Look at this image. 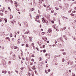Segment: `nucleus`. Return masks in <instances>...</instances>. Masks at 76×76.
<instances>
[{
    "label": "nucleus",
    "mask_w": 76,
    "mask_h": 76,
    "mask_svg": "<svg viewBox=\"0 0 76 76\" xmlns=\"http://www.w3.org/2000/svg\"><path fill=\"white\" fill-rule=\"evenodd\" d=\"M14 3L16 7H17V6H19V4L18 3L16 2V1H14Z\"/></svg>",
    "instance_id": "nucleus-1"
},
{
    "label": "nucleus",
    "mask_w": 76,
    "mask_h": 76,
    "mask_svg": "<svg viewBox=\"0 0 76 76\" xmlns=\"http://www.w3.org/2000/svg\"><path fill=\"white\" fill-rule=\"evenodd\" d=\"M45 19L44 18H42V19L43 23H45Z\"/></svg>",
    "instance_id": "nucleus-2"
},
{
    "label": "nucleus",
    "mask_w": 76,
    "mask_h": 76,
    "mask_svg": "<svg viewBox=\"0 0 76 76\" xmlns=\"http://www.w3.org/2000/svg\"><path fill=\"white\" fill-rule=\"evenodd\" d=\"M70 63H71V61H70L68 63H67V64L66 65V66H68V65H69V64Z\"/></svg>",
    "instance_id": "nucleus-3"
},
{
    "label": "nucleus",
    "mask_w": 76,
    "mask_h": 76,
    "mask_svg": "<svg viewBox=\"0 0 76 76\" xmlns=\"http://www.w3.org/2000/svg\"><path fill=\"white\" fill-rule=\"evenodd\" d=\"M39 60L40 61H42V58L41 57H39Z\"/></svg>",
    "instance_id": "nucleus-4"
},
{
    "label": "nucleus",
    "mask_w": 76,
    "mask_h": 76,
    "mask_svg": "<svg viewBox=\"0 0 76 76\" xmlns=\"http://www.w3.org/2000/svg\"><path fill=\"white\" fill-rule=\"evenodd\" d=\"M1 36L2 37V36H3L4 34V33L3 32H2L1 33Z\"/></svg>",
    "instance_id": "nucleus-5"
},
{
    "label": "nucleus",
    "mask_w": 76,
    "mask_h": 76,
    "mask_svg": "<svg viewBox=\"0 0 76 76\" xmlns=\"http://www.w3.org/2000/svg\"><path fill=\"white\" fill-rule=\"evenodd\" d=\"M29 32L28 31H26L25 32V34H29Z\"/></svg>",
    "instance_id": "nucleus-6"
},
{
    "label": "nucleus",
    "mask_w": 76,
    "mask_h": 76,
    "mask_svg": "<svg viewBox=\"0 0 76 76\" xmlns=\"http://www.w3.org/2000/svg\"><path fill=\"white\" fill-rule=\"evenodd\" d=\"M12 18H13V15H10V19H12Z\"/></svg>",
    "instance_id": "nucleus-7"
},
{
    "label": "nucleus",
    "mask_w": 76,
    "mask_h": 76,
    "mask_svg": "<svg viewBox=\"0 0 76 76\" xmlns=\"http://www.w3.org/2000/svg\"><path fill=\"white\" fill-rule=\"evenodd\" d=\"M52 27H53V28H56V24H54L53 25H52Z\"/></svg>",
    "instance_id": "nucleus-8"
},
{
    "label": "nucleus",
    "mask_w": 76,
    "mask_h": 76,
    "mask_svg": "<svg viewBox=\"0 0 76 76\" xmlns=\"http://www.w3.org/2000/svg\"><path fill=\"white\" fill-rule=\"evenodd\" d=\"M66 29V27H64V28H62V31H63L64 30H65Z\"/></svg>",
    "instance_id": "nucleus-9"
},
{
    "label": "nucleus",
    "mask_w": 76,
    "mask_h": 76,
    "mask_svg": "<svg viewBox=\"0 0 76 76\" xmlns=\"http://www.w3.org/2000/svg\"><path fill=\"white\" fill-rule=\"evenodd\" d=\"M62 54L63 55H64V56H66V52H63L62 53Z\"/></svg>",
    "instance_id": "nucleus-10"
},
{
    "label": "nucleus",
    "mask_w": 76,
    "mask_h": 76,
    "mask_svg": "<svg viewBox=\"0 0 76 76\" xmlns=\"http://www.w3.org/2000/svg\"><path fill=\"white\" fill-rule=\"evenodd\" d=\"M68 36H69V37H71V36L72 35V33H69L68 34Z\"/></svg>",
    "instance_id": "nucleus-11"
},
{
    "label": "nucleus",
    "mask_w": 76,
    "mask_h": 76,
    "mask_svg": "<svg viewBox=\"0 0 76 76\" xmlns=\"http://www.w3.org/2000/svg\"><path fill=\"white\" fill-rule=\"evenodd\" d=\"M73 39H74V40H75V41H76V37H73Z\"/></svg>",
    "instance_id": "nucleus-12"
},
{
    "label": "nucleus",
    "mask_w": 76,
    "mask_h": 76,
    "mask_svg": "<svg viewBox=\"0 0 76 76\" xmlns=\"http://www.w3.org/2000/svg\"><path fill=\"white\" fill-rule=\"evenodd\" d=\"M16 10L18 11V12H19V9H18V8H16Z\"/></svg>",
    "instance_id": "nucleus-13"
},
{
    "label": "nucleus",
    "mask_w": 76,
    "mask_h": 76,
    "mask_svg": "<svg viewBox=\"0 0 76 76\" xmlns=\"http://www.w3.org/2000/svg\"><path fill=\"white\" fill-rule=\"evenodd\" d=\"M29 38H30V39L29 40L30 41H32V39H32V37H29Z\"/></svg>",
    "instance_id": "nucleus-14"
},
{
    "label": "nucleus",
    "mask_w": 76,
    "mask_h": 76,
    "mask_svg": "<svg viewBox=\"0 0 76 76\" xmlns=\"http://www.w3.org/2000/svg\"><path fill=\"white\" fill-rule=\"evenodd\" d=\"M6 66V62L4 61V66Z\"/></svg>",
    "instance_id": "nucleus-15"
},
{
    "label": "nucleus",
    "mask_w": 76,
    "mask_h": 76,
    "mask_svg": "<svg viewBox=\"0 0 76 76\" xmlns=\"http://www.w3.org/2000/svg\"><path fill=\"white\" fill-rule=\"evenodd\" d=\"M26 10L25 9H23V12H25Z\"/></svg>",
    "instance_id": "nucleus-16"
},
{
    "label": "nucleus",
    "mask_w": 76,
    "mask_h": 76,
    "mask_svg": "<svg viewBox=\"0 0 76 76\" xmlns=\"http://www.w3.org/2000/svg\"><path fill=\"white\" fill-rule=\"evenodd\" d=\"M4 20L5 21V22H7V19H6V18H5L4 19Z\"/></svg>",
    "instance_id": "nucleus-17"
},
{
    "label": "nucleus",
    "mask_w": 76,
    "mask_h": 76,
    "mask_svg": "<svg viewBox=\"0 0 76 76\" xmlns=\"http://www.w3.org/2000/svg\"><path fill=\"white\" fill-rule=\"evenodd\" d=\"M14 48V49H18V47L17 46H15Z\"/></svg>",
    "instance_id": "nucleus-18"
},
{
    "label": "nucleus",
    "mask_w": 76,
    "mask_h": 76,
    "mask_svg": "<svg viewBox=\"0 0 76 76\" xmlns=\"http://www.w3.org/2000/svg\"><path fill=\"white\" fill-rule=\"evenodd\" d=\"M29 15L31 17V18L32 19V16L31 15V13H29Z\"/></svg>",
    "instance_id": "nucleus-19"
},
{
    "label": "nucleus",
    "mask_w": 76,
    "mask_h": 76,
    "mask_svg": "<svg viewBox=\"0 0 76 76\" xmlns=\"http://www.w3.org/2000/svg\"><path fill=\"white\" fill-rule=\"evenodd\" d=\"M34 9L33 8H31L30 10L31 11H33V10H34Z\"/></svg>",
    "instance_id": "nucleus-20"
},
{
    "label": "nucleus",
    "mask_w": 76,
    "mask_h": 76,
    "mask_svg": "<svg viewBox=\"0 0 76 76\" xmlns=\"http://www.w3.org/2000/svg\"><path fill=\"white\" fill-rule=\"evenodd\" d=\"M28 57H26V61H28Z\"/></svg>",
    "instance_id": "nucleus-21"
},
{
    "label": "nucleus",
    "mask_w": 76,
    "mask_h": 76,
    "mask_svg": "<svg viewBox=\"0 0 76 76\" xmlns=\"http://www.w3.org/2000/svg\"><path fill=\"white\" fill-rule=\"evenodd\" d=\"M36 18L37 19H39V16H36Z\"/></svg>",
    "instance_id": "nucleus-22"
},
{
    "label": "nucleus",
    "mask_w": 76,
    "mask_h": 76,
    "mask_svg": "<svg viewBox=\"0 0 76 76\" xmlns=\"http://www.w3.org/2000/svg\"><path fill=\"white\" fill-rule=\"evenodd\" d=\"M60 50L61 51H64V50L63 49H61Z\"/></svg>",
    "instance_id": "nucleus-23"
},
{
    "label": "nucleus",
    "mask_w": 76,
    "mask_h": 76,
    "mask_svg": "<svg viewBox=\"0 0 76 76\" xmlns=\"http://www.w3.org/2000/svg\"><path fill=\"white\" fill-rule=\"evenodd\" d=\"M45 73H46V74H48V72H47V70H45Z\"/></svg>",
    "instance_id": "nucleus-24"
},
{
    "label": "nucleus",
    "mask_w": 76,
    "mask_h": 76,
    "mask_svg": "<svg viewBox=\"0 0 76 76\" xmlns=\"http://www.w3.org/2000/svg\"><path fill=\"white\" fill-rule=\"evenodd\" d=\"M34 43H32L31 44V46H32V47H34Z\"/></svg>",
    "instance_id": "nucleus-25"
},
{
    "label": "nucleus",
    "mask_w": 76,
    "mask_h": 76,
    "mask_svg": "<svg viewBox=\"0 0 76 76\" xmlns=\"http://www.w3.org/2000/svg\"><path fill=\"white\" fill-rule=\"evenodd\" d=\"M8 9L9 10H10V11H11V9H10V7H8Z\"/></svg>",
    "instance_id": "nucleus-26"
},
{
    "label": "nucleus",
    "mask_w": 76,
    "mask_h": 76,
    "mask_svg": "<svg viewBox=\"0 0 76 76\" xmlns=\"http://www.w3.org/2000/svg\"><path fill=\"white\" fill-rule=\"evenodd\" d=\"M0 15H1V16H3V14L1 13H0Z\"/></svg>",
    "instance_id": "nucleus-27"
},
{
    "label": "nucleus",
    "mask_w": 76,
    "mask_h": 76,
    "mask_svg": "<svg viewBox=\"0 0 76 76\" xmlns=\"http://www.w3.org/2000/svg\"><path fill=\"white\" fill-rule=\"evenodd\" d=\"M7 73V71L6 70H5L4 74H6Z\"/></svg>",
    "instance_id": "nucleus-28"
},
{
    "label": "nucleus",
    "mask_w": 76,
    "mask_h": 76,
    "mask_svg": "<svg viewBox=\"0 0 76 76\" xmlns=\"http://www.w3.org/2000/svg\"><path fill=\"white\" fill-rule=\"evenodd\" d=\"M53 19L54 21H56V18H55V17L53 18Z\"/></svg>",
    "instance_id": "nucleus-29"
},
{
    "label": "nucleus",
    "mask_w": 76,
    "mask_h": 76,
    "mask_svg": "<svg viewBox=\"0 0 76 76\" xmlns=\"http://www.w3.org/2000/svg\"><path fill=\"white\" fill-rule=\"evenodd\" d=\"M26 46L27 47V48L29 47V46H28V45L27 44H26Z\"/></svg>",
    "instance_id": "nucleus-30"
},
{
    "label": "nucleus",
    "mask_w": 76,
    "mask_h": 76,
    "mask_svg": "<svg viewBox=\"0 0 76 76\" xmlns=\"http://www.w3.org/2000/svg\"><path fill=\"white\" fill-rule=\"evenodd\" d=\"M11 22L12 24V25H14V23H13V22L11 21Z\"/></svg>",
    "instance_id": "nucleus-31"
},
{
    "label": "nucleus",
    "mask_w": 76,
    "mask_h": 76,
    "mask_svg": "<svg viewBox=\"0 0 76 76\" xmlns=\"http://www.w3.org/2000/svg\"><path fill=\"white\" fill-rule=\"evenodd\" d=\"M33 47L34 50H35V47L34 46H33Z\"/></svg>",
    "instance_id": "nucleus-32"
},
{
    "label": "nucleus",
    "mask_w": 76,
    "mask_h": 76,
    "mask_svg": "<svg viewBox=\"0 0 76 76\" xmlns=\"http://www.w3.org/2000/svg\"><path fill=\"white\" fill-rule=\"evenodd\" d=\"M51 13H54L53 12H54V10H52L51 11Z\"/></svg>",
    "instance_id": "nucleus-33"
},
{
    "label": "nucleus",
    "mask_w": 76,
    "mask_h": 76,
    "mask_svg": "<svg viewBox=\"0 0 76 76\" xmlns=\"http://www.w3.org/2000/svg\"><path fill=\"white\" fill-rule=\"evenodd\" d=\"M50 5H49V6H48V8H50Z\"/></svg>",
    "instance_id": "nucleus-34"
},
{
    "label": "nucleus",
    "mask_w": 76,
    "mask_h": 76,
    "mask_svg": "<svg viewBox=\"0 0 76 76\" xmlns=\"http://www.w3.org/2000/svg\"><path fill=\"white\" fill-rule=\"evenodd\" d=\"M42 46L43 48H45V45H43Z\"/></svg>",
    "instance_id": "nucleus-35"
},
{
    "label": "nucleus",
    "mask_w": 76,
    "mask_h": 76,
    "mask_svg": "<svg viewBox=\"0 0 76 76\" xmlns=\"http://www.w3.org/2000/svg\"><path fill=\"white\" fill-rule=\"evenodd\" d=\"M34 64V63H33L32 62L30 63V65H32V64Z\"/></svg>",
    "instance_id": "nucleus-36"
},
{
    "label": "nucleus",
    "mask_w": 76,
    "mask_h": 76,
    "mask_svg": "<svg viewBox=\"0 0 76 76\" xmlns=\"http://www.w3.org/2000/svg\"><path fill=\"white\" fill-rule=\"evenodd\" d=\"M23 69H24V67H23L22 68H20V69H21L22 70H23Z\"/></svg>",
    "instance_id": "nucleus-37"
},
{
    "label": "nucleus",
    "mask_w": 76,
    "mask_h": 76,
    "mask_svg": "<svg viewBox=\"0 0 76 76\" xmlns=\"http://www.w3.org/2000/svg\"><path fill=\"white\" fill-rule=\"evenodd\" d=\"M32 69H33V70H35V69H36V68H32Z\"/></svg>",
    "instance_id": "nucleus-38"
},
{
    "label": "nucleus",
    "mask_w": 76,
    "mask_h": 76,
    "mask_svg": "<svg viewBox=\"0 0 76 76\" xmlns=\"http://www.w3.org/2000/svg\"><path fill=\"white\" fill-rule=\"evenodd\" d=\"M64 61H65V60H64V59L63 58V59H62L63 62H64Z\"/></svg>",
    "instance_id": "nucleus-39"
},
{
    "label": "nucleus",
    "mask_w": 76,
    "mask_h": 76,
    "mask_svg": "<svg viewBox=\"0 0 76 76\" xmlns=\"http://www.w3.org/2000/svg\"><path fill=\"white\" fill-rule=\"evenodd\" d=\"M43 52H44V53H45V52H46V50H44Z\"/></svg>",
    "instance_id": "nucleus-40"
},
{
    "label": "nucleus",
    "mask_w": 76,
    "mask_h": 76,
    "mask_svg": "<svg viewBox=\"0 0 76 76\" xmlns=\"http://www.w3.org/2000/svg\"><path fill=\"white\" fill-rule=\"evenodd\" d=\"M38 22H39V23H40L41 22V21H40V20H38Z\"/></svg>",
    "instance_id": "nucleus-41"
},
{
    "label": "nucleus",
    "mask_w": 76,
    "mask_h": 76,
    "mask_svg": "<svg viewBox=\"0 0 76 76\" xmlns=\"http://www.w3.org/2000/svg\"><path fill=\"white\" fill-rule=\"evenodd\" d=\"M50 71H51V70H50V69H48V72H50Z\"/></svg>",
    "instance_id": "nucleus-42"
},
{
    "label": "nucleus",
    "mask_w": 76,
    "mask_h": 76,
    "mask_svg": "<svg viewBox=\"0 0 76 76\" xmlns=\"http://www.w3.org/2000/svg\"><path fill=\"white\" fill-rule=\"evenodd\" d=\"M72 76H75V74L74 73H72Z\"/></svg>",
    "instance_id": "nucleus-43"
},
{
    "label": "nucleus",
    "mask_w": 76,
    "mask_h": 76,
    "mask_svg": "<svg viewBox=\"0 0 76 76\" xmlns=\"http://www.w3.org/2000/svg\"><path fill=\"white\" fill-rule=\"evenodd\" d=\"M18 57H19V58H20V59L21 58V57H20V55H19Z\"/></svg>",
    "instance_id": "nucleus-44"
},
{
    "label": "nucleus",
    "mask_w": 76,
    "mask_h": 76,
    "mask_svg": "<svg viewBox=\"0 0 76 76\" xmlns=\"http://www.w3.org/2000/svg\"><path fill=\"white\" fill-rule=\"evenodd\" d=\"M10 36L12 37V36H13V35H12V34H10Z\"/></svg>",
    "instance_id": "nucleus-45"
},
{
    "label": "nucleus",
    "mask_w": 76,
    "mask_h": 76,
    "mask_svg": "<svg viewBox=\"0 0 76 76\" xmlns=\"http://www.w3.org/2000/svg\"><path fill=\"white\" fill-rule=\"evenodd\" d=\"M28 75L29 76H31V73H30L29 72H28Z\"/></svg>",
    "instance_id": "nucleus-46"
},
{
    "label": "nucleus",
    "mask_w": 76,
    "mask_h": 76,
    "mask_svg": "<svg viewBox=\"0 0 76 76\" xmlns=\"http://www.w3.org/2000/svg\"><path fill=\"white\" fill-rule=\"evenodd\" d=\"M22 46H24L25 45V44H23L21 45Z\"/></svg>",
    "instance_id": "nucleus-47"
},
{
    "label": "nucleus",
    "mask_w": 76,
    "mask_h": 76,
    "mask_svg": "<svg viewBox=\"0 0 76 76\" xmlns=\"http://www.w3.org/2000/svg\"><path fill=\"white\" fill-rule=\"evenodd\" d=\"M39 3H42V2L41 1V0H39Z\"/></svg>",
    "instance_id": "nucleus-48"
},
{
    "label": "nucleus",
    "mask_w": 76,
    "mask_h": 76,
    "mask_svg": "<svg viewBox=\"0 0 76 76\" xmlns=\"http://www.w3.org/2000/svg\"><path fill=\"white\" fill-rule=\"evenodd\" d=\"M72 12V10H69V12Z\"/></svg>",
    "instance_id": "nucleus-49"
},
{
    "label": "nucleus",
    "mask_w": 76,
    "mask_h": 76,
    "mask_svg": "<svg viewBox=\"0 0 76 76\" xmlns=\"http://www.w3.org/2000/svg\"><path fill=\"white\" fill-rule=\"evenodd\" d=\"M13 57H16V55H15V54H14Z\"/></svg>",
    "instance_id": "nucleus-50"
},
{
    "label": "nucleus",
    "mask_w": 76,
    "mask_h": 76,
    "mask_svg": "<svg viewBox=\"0 0 76 76\" xmlns=\"http://www.w3.org/2000/svg\"><path fill=\"white\" fill-rule=\"evenodd\" d=\"M5 12L6 14H7V11H5Z\"/></svg>",
    "instance_id": "nucleus-51"
},
{
    "label": "nucleus",
    "mask_w": 76,
    "mask_h": 76,
    "mask_svg": "<svg viewBox=\"0 0 76 76\" xmlns=\"http://www.w3.org/2000/svg\"><path fill=\"white\" fill-rule=\"evenodd\" d=\"M51 22L52 23H54V21L53 20Z\"/></svg>",
    "instance_id": "nucleus-52"
},
{
    "label": "nucleus",
    "mask_w": 76,
    "mask_h": 76,
    "mask_svg": "<svg viewBox=\"0 0 76 76\" xmlns=\"http://www.w3.org/2000/svg\"><path fill=\"white\" fill-rule=\"evenodd\" d=\"M72 12L73 13H76V11H72Z\"/></svg>",
    "instance_id": "nucleus-53"
},
{
    "label": "nucleus",
    "mask_w": 76,
    "mask_h": 76,
    "mask_svg": "<svg viewBox=\"0 0 76 76\" xmlns=\"http://www.w3.org/2000/svg\"><path fill=\"white\" fill-rule=\"evenodd\" d=\"M31 61H34V59H32L31 60Z\"/></svg>",
    "instance_id": "nucleus-54"
},
{
    "label": "nucleus",
    "mask_w": 76,
    "mask_h": 76,
    "mask_svg": "<svg viewBox=\"0 0 76 76\" xmlns=\"http://www.w3.org/2000/svg\"><path fill=\"white\" fill-rule=\"evenodd\" d=\"M48 9L49 10H51V8H50H50H49V9Z\"/></svg>",
    "instance_id": "nucleus-55"
},
{
    "label": "nucleus",
    "mask_w": 76,
    "mask_h": 76,
    "mask_svg": "<svg viewBox=\"0 0 76 76\" xmlns=\"http://www.w3.org/2000/svg\"><path fill=\"white\" fill-rule=\"evenodd\" d=\"M22 36L23 37V38H25V37H24V36H23V35H22Z\"/></svg>",
    "instance_id": "nucleus-56"
},
{
    "label": "nucleus",
    "mask_w": 76,
    "mask_h": 76,
    "mask_svg": "<svg viewBox=\"0 0 76 76\" xmlns=\"http://www.w3.org/2000/svg\"><path fill=\"white\" fill-rule=\"evenodd\" d=\"M38 34L39 35V36H40V33H38Z\"/></svg>",
    "instance_id": "nucleus-57"
},
{
    "label": "nucleus",
    "mask_w": 76,
    "mask_h": 76,
    "mask_svg": "<svg viewBox=\"0 0 76 76\" xmlns=\"http://www.w3.org/2000/svg\"><path fill=\"white\" fill-rule=\"evenodd\" d=\"M37 44H39V41H37Z\"/></svg>",
    "instance_id": "nucleus-58"
},
{
    "label": "nucleus",
    "mask_w": 76,
    "mask_h": 76,
    "mask_svg": "<svg viewBox=\"0 0 76 76\" xmlns=\"http://www.w3.org/2000/svg\"><path fill=\"white\" fill-rule=\"evenodd\" d=\"M74 23H75V22H76V19L74 21Z\"/></svg>",
    "instance_id": "nucleus-59"
},
{
    "label": "nucleus",
    "mask_w": 76,
    "mask_h": 76,
    "mask_svg": "<svg viewBox=\"0 0 76 76\" xmlns=\"http://www.w3.org/2000/svg\"><path fill=\"white\" fill-rule=\"evenodd\" d=\"M55 44H56V43H57V41H56V40H55Z\"/></svg>",
    "instance_id": "nucleus-60"
},
{
    "label": "nucleus",
    "mask_w": 76,
    "mask_h": 76,
    "mask_svg": "<svg viewBox=\"0 0 76 76\" xmlns=\"http://www.w3.org/2000/svg\"><path fill=\"white\" fill-rule=\"evenodd\" d=\"M47 55H48V54L47 53H46L45 55V56L46 57L47 56H48Z\"/></svg>",
    "instance_id": "nucleus-61"
},
{
    "label": "nucleus",
    "mask_w": 76,
    "mask_h": 76,
    "mask_svg": "<svg viewBox=\"0 0 76 76\" xmlns=\"http://www.w3.org/2000/svg\"><path fill=\"white\" fill-rule=\"evenodd\" d=\"M40 48H43V46L40 47Z\"/></svg>",
    "instance_id": "nucleus-62"
},
{
    "label": "nucleus",
    "mask_w": 76,
    "mask_h": 76,
    "mask_svg": "<svg viewBox=\"0 0 76 76\" xmlns=\"http://www.w3.org/2000/svg\"><path fill=\"white\" fill-rule=\"evenodd\" d=\"M56 31H57V32H58V31H59L58 29H56Z\"/></svg>",
    "instance_id": "nucleus-63"
},
{
    "label": "nucleus",
    "mask_w": 76,
    "mask_h": 76,
    "mask_svg": "<svg viewBox=\"0 0 76 76\" xmlns=\"http://www.w3.org/2000/svg\"><path fill=\"white\" fill-rule=\"evenodd\" d=\"M56 10H58V8H57V7H55Z\"/></svg>",
    "instance_id": "nucleus-64"
}]
</instances>
